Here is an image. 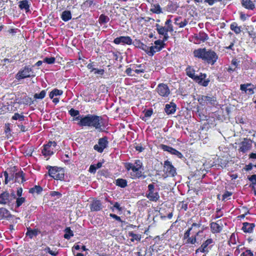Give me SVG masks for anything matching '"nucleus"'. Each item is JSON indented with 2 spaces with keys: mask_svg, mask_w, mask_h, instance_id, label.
<instances>
[{
  "mask_svg": "<svg viewBox=\"0 0 256 256\" xmlns=\"http://www.w3.org/2000/svg\"><path fill=\"white\" fill-rule=\"evenodd\" d=\"M124 167L127 171L128 176L132 180L146 178V176L142 172L144 170L142 162L140 160H135L134 163L125 162Z\"/></svg>",
  "mask_w": 256,
  "mask_h": 256,
  "instance_id": "nucleus-1",
  "label": "nucleus"
},
{
  "mask_svg": "<svg viewBox=\"0 0 256 256\" xmlns=\"http://www.w3.org/2000/svg\"><path fill=\"white\" fill-rule=\"evenodd\" d=\"M80 120V117L76 118V120ZM102 118L100 116L94 114H88L81 118L78 124L81 126H91L100 132L102 130L100 121Z\"/></svg>",
  "mask_w": 256,
  "mask_h": 256,
  "instance_id": "nucleus-2",
  "label": "nucleus"
},
{
  "mask_svg": "<svg viewBox=\"0 0 256 256\" xmlns=\"http://www.w3.org/2000/svg\"><path fill=\"white\" fill-rule=\"evenodd\" d=\"M194 56L214 65L218 58V56L213 50H206V48H200L194 51Z\"/></svg>",
  "mask_w": 256,
  "mask_h": 256,
  "instance_id": "nucleus-3",
  "label": "nucleus"
},
{
  "mask_svg": "<svg viewBox=\"0 0 256 256\" xmlns=\"http://www.w3.org/2000/svg\"><path fill=\"white\" fill-rule=\"evenodd\" d=\"M186 75L192 78L196 82L203 86H207L210 82L208 78L206 79L207 75L206 74L200 73L199 76L195 74V70L190 66H188L186 69Z\"/></svg>",
  "mask_w": 256,
  "mask_h": 256,
  "instance_id": "nucleus-4",
  "label": "nucleus"
},
{
  "mask_svg": "<svg viewBox=\"0 0 256 256\" xmlns=\"http://www.w3.org/2000/svg\"><path fill=\"white\" fill-rule=\"evenodd\" d=\"M34 76L32 68L30 66H26L18 72L16 75V78L19 81L21 80L34 77Z\"/></svg>",
  "mask_w": 256,
  "mask_h": 256,
  "instance_id": "nucleus-5",
  "label": "nucleus"
},
{
  "mask_svg": "<svg viewBox=\"0 0 256 256\" xmlns=\"http://www.w3.org/2000/svg\"><path fill=\"white\" fill-rule=\"evenodd\" d=\"M49 175L55 180H62L64 178V170L60 168L48 166Z\"/></svg>",
  "mask_w": 256,
  "mask_h": 256,
  "instance_id": "nucleus-6",
  "label": "nucleus"
},
{
  "mask_svg": "<svg viewBox=\"0 0 256 256\" xmlns=\"http://www.w3.org/2000/svg\"><path fill=\"white\" fill-rule=\"evenodd\" d=\"M154 187V184H149L146 196L150 201L156 202L159 200L160 196L158 192H155Z\"/></svg>",
  "mask_w": 256,
  "mask_h": 256,
  "instance_id": "nucleus-7",
  "label": "nucleus"
},
{
  "mask_svg": "<svg viewBox=\"0 0 256 256\" xmlns=\"http://www.w3.org/2000/svg\"><path fill=\"white\" fill-rule=\"evenodd\" d=\"M56 146V143L55 142H49L47 144L43 146L42 150V153L44 156H50L54 154V148Z\"/></svg>",
  "mask_w": 256,
  "mask_h": 256,
  "instance_id": "nucleus-8",
  "label": "nucleus"
},
{
  "mask_svg": "<svg viewBox=\"0 0 256 256\" xmlns=\"http://www.w3.org/2000/svg\"><path fill=\"white\" fill-rule=\"evenodd\" d=\"M164 172L167 176H174L176 175V169L168 160L164 162Z\"/></svg>",
  "mask_w": 256,
  "mask_h": 256,
  "instance_id": "nucleus-9",
  "label": "nucleus"
},
{
  "mask_svg": "<svg viewBox=\"0 0 256 256\" xmlns=\"http://www.w3.org/2000/svg\"><path fill=\"white\" fill-rule=\"evenodd\" d=\"M156 90L158 94L162 97H168L170 93L168 85L164 83L159 84Z\"/></svg>",
  "mask_w": 256,
  "mask_h": 256,
  "instance_id": "nucleus-10",
  "label": "nucleus"
},
{
  "mask_svg": "<svg viewBox=\"0 0 256 256\" xmlns=\"http://www.w3.org/2000/svg\"><path fill=\"white\" fill-rule=\"evenodd\" d=\"M108 138L104 136L100 138L98 141V144H95L94 146V149L98 152L102 153L103 152L104 148H106L108 145Z\"/></svg>",
  "mask_w": 256,
  "mask_h": 256,
  "instance_id": "nucleus-11",
  "label": "nucleus"
},
{
  "mask_svg": "<svg viewBox=\"0 0 256 256\" xmlns=\"http://www.w3.org/2000/svg\"><path fill=\"white\" fill-rule=\"evenodd\" d=\"M214 243V240L212 238H208L204 242L200 247H199L196 250V253L201 252L203 253H208L209 250L212 248V246H210V244Z\"/></svg>",
  "mask_w": 256,
  "mask_h": 256,
  "instance_id": "nucleus-12",
  "label": "nucleus"
},
{
  "mask_svg": "<svg viewBox=\"0 0 256 256\" xmlns=\"http://www.w3.org/2000/svg\"><path fill=\"white\" fill-rule=\"evenodd\" d=\"M12 204V196L10 194L6 191L0 194V204L10 206Z\"/></svg>",
  "mask_w": 256,
  "mask_h": 256,
  "instance_id": "nucleus-13",
  "label": "nucleus"
},
{
  "mask_svg": "<svg viewBox=\"0 0 256 256\" xmlns=\"http://www.w3.org/2000/svg\"><path fill=\"white\" fill-rule=\"evenodd\" d=\"M132 39L128 36H120L114 39V42L116 44H132Z\"/></svg>",
  "mask_w": 256,
  "mask_h": 256,
  "instance_id": "nucleus-14",
  "label": "nucleus"
},
{
  "mask_svg": "<svg viewBox=\"0 0 256 256\" xmlns=\"http://www.w3.org/2000/svg\"><path fill=\"white\" fill-rule=\"evenodd\" d=\"M160 148L163 150L168 152L172 154L175 155L178 158H182L183 157V155L181 152L170 146L162 144L160 145Z\"/></svg>",
  "mask_w": 256,
  "mask_h": 256,
  "instance_id": "nucleus-15",
  "label": "nucleus"
},
{
  "mask_svg": "<svg viewBox=\"0 0 256 256\" xmlns=\"http://www.w3.org/2000/svg\"><path fill=\"white\" fill-rule=\"evenodd\" d=\"M252 141L250 139L244 138V140L240 144V150L242 152H246L248 150H250Z\"/></svg>",
  "mask_w": 256,
  "mask_h": 256,
  "instance_id": "nucleus-16",
  "label": "nucleus"
},
{
  "mask_svg": "<svg viewBox=\"0 0 256 256\" xmlns=\"http://www.w3.org/2000/svg\"><path fill=\"white\" fill-rule=\"evenodd\" d=\"M92 212L99 211L102 208V203L100 200H94L90 205Z\"/></svg>",
  "mask_w": 256,
  "mask_h": 256,
  "instance_id": "nucleus-17",
  "label": "nucleus"
},
{
  "mask_svg": "<svg viewBox=\"0 0 256 256\" xmlns=\"http://www.w3.org/2000/svg\"><path fill=\"white\" fill-rule=\"evenodd\" d=\"M176 104L173 102H170L169 104H166L164 111L167 114H173L176 112Z\"/></svg>",
  "mask_w": 256,
  "mask_h": 256,
  "instance_id": "nucleus-18",
  "label": "nucleus"
},
{
  "mask_svg": "<svg viewBox=\"0 0 256 256\" xmlns=\"http://www.w3.org/2000/svg\"><path fill=\"white\" fill-rule=\"evenodd\" d=\"M211 232L213 234L220 233L222 230V225L218 222H212L210 224Z\"/></svg>",
  "mask_w": 256,
  "mask_h": 256,
  "instance_id": "nucleus-19",
  "label": "nucleus"
},
{
  "mask_svg": "<svg viewBox=\"0 0 256 256\" xmlns=\"http://www.w3.org/2000/svg\"><path fill=\"white\" fill-rule=\"evenodd\" d=\"M242 230L246 233H251L252 232L255 224L254 223H248L247 222L243 223Z\"/></svg>",
  "mask_w": 256,
  "mask_h": 256,
  "instance_id": "nucleus-20",
  "label": "nucleus"
},
{
  "mask_svg": "<svg viewBox=\"0 0 256 256\" xmlns=\"http://www.w3.org/2000/svg\"><path fill=\"white\" fill-rule=\"evenodd\" d=\"M18 6L20 10H24L26 12H28L30 10V4L27 0L20 1L18 2Z\"/></svg>",
  "mask_w": 256,
  "mask_h": 256,
  "instance_id": "nucleus-21",
  "label": "nucleus"
},
{
  "mask_svg": "<svg viewBox=\"0 0 256 256\" xmlns=\"http://www.w3.org/2000/svg\"><path fill=\"white\" fill-rule=\"evenodd\" d=\"M12 217L10 212L6 208H0V220L2 219H8Z\"/></svg>",
  "mask_w": 256,
  "mask_h": 256,
  "instance_id": "nucleus-22",
  "label": "nucleus"
},
{
  "mask_svg": "<svg viewBox=\"0 0 256 256\" xmlns=\"http://www.w3.org/2000/svg\"><path fill=\"white\" fill-rule=\"evenodd\" d=\"M242 4L248 10H253L255 8L254 4L250 0H242Z\"/></svg>",
  "mask_w": 256,
  "mask_h": 256,
  "instance_id": "nucleus-23",
  "label": "nucleus"
},
{
  "mask_svg": "<svg viewBox=\"0 0 256 256\" xmlns=\"http://www.w3.org/2000/svg\"><path fill=\"white\" fill-rule=\"evenodd\" d=\"M195 39L200 42H204L208 40V35L204 32H200L198 34L195 35Z\"/></svg>",
  "mask_w": 256,
  "mask_h": 256,
  "instance_id": "nucleus-24",
  "label": "nucleus"
},
{
  "mask_svg": "<svg viewBox=\"0 0 256 256\" xmlns=\"http://www.w3.org/2000/svg\"><path fill=\"white\" fill-rule=\"evenodd\" d=\"M181 16H178L174 19V24H175L178 26L180 28H184L187 25L188 23V21L187 20L184 19L183 21H180V20L182 19Z\"/></svg>",
  "mask_w": 256,
  "mask_h": 256,
  "instance_id": "nucleus-25",
  "label": "nucleus"
},
{
  "mask_svg": "<svg viewBox=\"0 0 256 256\" xmlns=\"http://www.w3.org/2000/svg\"><path fill=\"white\" fill-rule=\"evenodd\" d=\"M163 46H154L149 47V51L148 54L150 56H152L156 52H160Z\"/></svg>",
  "mask_w": 256,
  "mask_h": 256,
  "instance_id": "nucleus-26",
  "label": "nucleus"
},
{
  "mask_svg": "<svg viewBox=\"0 0 256 256\" xmlns=\"http://www.w3.org/2000/svg\"><path fill=\"white\" fill-rule=\"evenodd\" d=\"M42 188L40 186H35L34 187L29 190V192L34 195L40 194L42 191Z\"/></svg>",
  "mask_w": 256,
  "mask_h": 256,
  "instance_id": "nucleus-27",
  "label": "nucleus"
},
{
  "mask_svg": "<svg viewBox=\"0 0 256 256\" xmlns=\"http://www.w3.org/2000/svg\"><path fill=\"white\" fill-rule=\"evenodd\" d=\"M206 105L215 106L216 104V98L214 96H206Z\"/></svg>",
  "mask_w": 256,
  "mask_h": 256,
  "instance_id": "nucleus-28",
  "label": "nucleus"
},
{
  "mask_svg": "<svg viewBox=\"0 0 256 256\" xmlns=\"http://www.w3.org/2000/svg\"><path fill=\"white\" fill-rule=\"evenodd\" d=\"M115 184L119 187L124 188L128 186V182L125 179L119 178L116 180Z\"/></svg>",
  "mask_w": 256,
  "mask_h": 256,
  "instance_id": "nucleus-29",
  "label": "nucleus"
},
{
  "mask_svg": "<svg viewBox=\"0 0 256 256\" xmlns=\"http://www.w3.org/2000/svg\"><path fill=\"white\" fill-rule=\"evenodd\" d=\"M62 19L64 22H68L72 18V14L69 10L64 11L61 15Z\"/></svg>",
  "mask_w": 256,
  "mask_h": 256,
  "instance_id": "nucleus-30",
  "label": "nucleus"
},
{
  "mask_svg": "<svg viewBox=\"0 0 256 256\" xmlns=\"http://www.w3.org/2000/svg\"><path fill=\"white\" fill-rule=\"evenodd\" d=\"M40 233V231L37 229L32 230L30 228H28L26 235L28 236L30 238H32L34 236H36L38 234Z\"/></svg>",
  "mask_w": 256,
  "mask_h": 256,
  "instance_id": "nucleus-31",
  "label": "nucleus"
},
{
  "mask_svg": "<svg viewBox=\"0 0 256 256\" xmlns=\"http://www.w3.org/2000/svg\"><path fill=\"white\" fill-rule=\"evenodd\" d=\"M24 173L22 171L19 172L16 174V178L18 182L22 183L26 180L24 177Z\"/></svg>",
  "mask_w": 256,
  "mask_h": 256,
  "instance_id": "nucleus-32",
  "label": "nucleus"
},
{
  "mask_svg": "<svg viewBox=\"0 0 256 256\" xmlns=\"http://www.w3.org/2000/svg\"><path fill=\"white\" fill-rule=\"evenodd\" d=\"M128 236L132 237L130 240L132 242L135 240L139 242L141 240V235L139 234H135L132 232H128Z\"/></svg>",
  "mask_w": 256,
  "mask_h": 256,
  "instance_id": "nucleus-33",
  "label": "nucleus"
},
{
  "mask_svg": "<svg viewBox=\"0 0 256 256\" xmlns=\"http://www.w3.org/2000/svg\"><path fill=\"white\" fill-rule=\"evenodd\" d=\"M64 232L65 234L64 236L66 239L69 240L74 236L73 232L70 227L66 228L64 230Z\"/></svg>",
  "mask_w": 256,
  "mask_h": 256,
  "instance_id": "nucleus-34",
  "label": "nucleus"
},
{
  "mask_svg": "<svg viewBox=\"0 0 256 256\" xmlns=\"http://www.w3.org/2000/svg\"><path fill=\"white\" fill-rule=\"evenodd\" d=\"M230 28L236 34H238L241 32L240 28L238 26L236 22H232L230 26Z\"/></svg>",
  "mask_w": 256,
  "mask_h": 256,
  "instance_id": "nucleus-35",
  "label": "nucleus"
},
{
  "mask_svg": "<svg viewBox=\"0 0 256 256\" xmlns=\"http://www.w3.org/2000/svg\"><path fill=\"white\" fill-rule=\"evenodd\" d=\"M142 64L136 65L133 66V70L136 74L143 73L145 70Z\"/></svg>",
  "mask_w": 256,
  "mask_h": 256,
  "instance_id": "nucleus-36",
  "label": "nucleus"
},
{
  "mask_svg": "<svg viewBox=\"0 0 256 256\" xmlns=\"http://www.w3.org/2000/svg\"><path fill=\"white\" fill-rule=\"evenodd\" d=\"M206 96L202 95L198 97V100L201 106H204L206 105Z\"/></svg>",
  "mask_w": 256,
  "mask_h": 256,
  "instance_id": "nucleus-37",
  "label": "nucleus"
},
{
  "mask_svg": "<svg viewBox=\"0 0 256 256\" xmlns=\"http://www.w3.org/2000/svg\"><path fill=\"white\" fill-rule=\"evenodd\" d=\"M46 94V90H42L40 92V94H34V98L35 99L42 100L45 97Z\"/></svg>",
  "mask_w": 256,
  "mask_h": 256,
  "instance_id": "nucleus-38",
  "label": "nucleus"
},
{
  "mask_svg": "<svg viewBox=\"0 0 256 256\" xmlns=\"http://www.w3.org/2000/svg\"><path fill=\"white\" fill-rule=\"evenodd\" d=\"M250 86H253V85L250 83H247V84H240V90L244 92V93L246 94L248 92L247 90L248 88V87Z\"/></svg>",
  "mask_w": 256,
  "mask_h": 256,
  "instance_id": "nucleus-39",
  "label": "nucleus"
},
{
  "mask_svg": "<svg viewBox=\"0 0 256 256\" xmlns=\"http://www.w3.org/2000/svg\"><path fill=\"white\" fill-rule=\"evenodd\" d=\"M108 17L104 14H101L98 19L99 23L100 24H106L108 22Z\"/></svg>",
  "mask_w": 256,
  "mask_h": 256,
  "instance_id": "nucleus-40",
  "label": "nucleus"
},
{
  "mask_svg": "<svg viewBox=\"0 0 256 256\" xmlns=\"http://www.w3.org/2000/svg\"><path fill=\"white\" fill-rule=\"evenodd\" d=\"M151 11L154 14H160L162 13V10L160 5L157 4L154 6V7L151 9Z\"/></svg>",
  "mask_w": 256,
  "mask_h": 256,
  "instance_id": "nucleus-41",
  "label": "nucleus"
},
{
  "mask_svg": "<svg viewBox=\"0 0 256 256\" xmlns=\"http://www.w3.org/2000/svg\"><path fill=\"white\" fill-rule=\"evenodd\" d=\"M236 236L234 234H232L230 236V240H228V244L230 246H232V245L236 244Z\"/></svg>",
  "mask_w": 256,
  "mask_h": 256,
  "instance_id": "nucleus-42",
  "label": "nucleus"
},
{
  "mask_svg": "<svg viewBox=\"0 0 256 256\" xmlns=\"http://www.w3.org/2000/svg\"><path fill=\"white\" fill-rule=\"evenodd\" d=\"M138 47L144 50L147 54L149 51V47L146 44H143L142 42H138Z\"/></svg>",
  "mask_w": 256,
  "mask_h": 256,
  "instance_id": "nucleus-43",
  "label": "nucleus"
},
{
  "mask_svg": "<svg viewBox=\"0 0 256 256\" xmlns=\"http://www.w3.org/2000/svg\"><path fill=\"white\" fill-rule=\"evenodd\" d=\"M21 102L25 104L31 105L34 103V100L30 98L25 96Z\"/></svg>",
  "mask_w": 256,
  "mask_h": 256,
  "instance_id": "nucleus-44",
  "label": "nucleus"
},
{
  "mask_svg": "<svg viewBox=\"0 0 256 256\" xmlns=\"http://www.w3.org/2000/svg\"><path fill=\"white\" fill-rule=\"evenodd\" d=\"M178 8L176 4H170L167 6L168 10L172 12L176 11Z\"/></svg>",
  "mask_w": 256,
  "mask_h": 256,
  "instance_id": "nucleus-45",
  "label": "nucleus"
},
{
  "mask_svg": "<svg viewBox=\"0 0 256 256\" xmlns=\"http://www.w3.org/2000/svg\"><path fill=\"white\" fill-rule=\"evenodd\" d=\"M55 61L56 58L54 57H46L43 60L44 62L48 64H53L54 63Z\"/></svg>",
  "mask_w": 256,
  "mask_h": 256,
  "instance_id": "nucleus-46",
  "label": "nucleus"
},
{
  "mask_svg": "<svg viewBox=\"0 0 256 256\" xmlns=\"http://www.w3.org/2000/svg\"><path fill=\"white\" fill-rule=\"evenodd\" d=\"M25 201H26V199L24 198L21 197V198H16V208L20 207V206H22V204L23 203H24L25 202Z\"/></svg>",
  "mask_w": 256,
  "mask_h": 256,
  "instance_id": "nucleus-47",
  "label": "nucleus"
},
{
  "mask_svg": "<svg viewBox=\"0 0 256 256\" xmlns=\"http://www.w3.org/2000/svg\"><path fill=\"white\" fill-rule=\"evenodd\" d=\"M24 116L22 114H20L18 113H15L12 117V119L14 120H18L20 121L24 120Z\"/></svg>",
  "mask_w": 256,
  "mask_h": 256,
  "instance_id": "nucleus-48",
  "label": "nucleus"
},
{
  "mask_svg": "<svg viewBox=\"0 0 256 256\" xmlns=\"http://www.w3.org/2000/svg\"><path fill=\"white\" fill-rule=\"evenodd\" d=\"M156 30L158 33L161 35H164V34H166V33L167 32L166 28L164 26L160 27L159 28H156Z\"/></svg>",
  "mask_w": 256,
  "mask_h": 256,
  "instance_id": "nucleus-49",
  "label": "nucleus"
},
{
  "mask_svg": "<svg viewBox=\"0 0 256 256\" xmlns=\"http://www.w3.org/2000/svg\"><path fill=\"white\" fill-rule=\"evenodd\" d=\"M231 66H234V68H236V69L240 68V61H238L236 58L232 59L231 62Z\"/></svg>",
  "mask_w": 256,
  "mask_h": 256,
  "instance_id": "nucleus-50",
  "label": "nucleus"
},
{
  "mask_svg": "<svg viewBox=\"0 0 256 256\" xmlns=\"http://www.w3.org/2000/svg\"><path fill=\"white\" fill-rule=\"evenodd\" d=\"M50 196L52 197H56V198H60L62 196V194L58 192L52 191L50 193Z\"/></svg>",
  "mask_w": 256,
  "mask_h": 256,
  "instance_id": "nucleus-51",
  "label": "nucleus"
},
{
  "mask_svg": "<svg viewBox=\"0 0 256 256\" xmlns=\"http://www.w3.org/2000/svg\"><path fill=\"white\" fill-rule=\"evenodd\" d=\"M114 208L117 209L119 211H122V208L120 206V204L118 202H116L114 204V206L110 208V209L114 211Z\"/></svg>",
  "mask_w": 256,
  "mask_h": 256,
  "instance_id": "nucleus-52",
  "label": "nucleus"
},
{
  "mask_svg": "<svg viewBox=\"0 0 256 256\" xmlns=\"http://www.w3.org/2000/svg\"><path fill=\"white\" fill-rule=\"evenodd\" d=\"M69 114L72 116H76L80 114L79 111L78 110H75L74 108H71L69 110Z\"/></svg>",
  "mask_w": 256,
  "mask_h": 256,
  "instance_id": "nucleus-53",
  "label": "nucleus"
},
{
  "mask_svg": "<svg viewBox=\"0 0 256 256\" xmlns=\"http://www.w3.org/2000/svg\"><path fill=\"white\" fill-rule=\"evenodd\" d=\"M196 242V236L188 238L186 244H194Z\"/></svg>",
  "mask_w": 256,
  "mask_h": 256,
  "instance_id": "nucleus-54",
  "label": "nucleus"
},
{
  "mask_svg": "<svg viewBox=\"0 0 256 256\" xmlns=\"http://www.w3.org/2000/svg\"><path fill=\"white\" fill-rule=\"evenodd\" d=\"M240 256H254V254L251 250H247L242 253Z\"/></svg>",
  "mask_w": 256,
  "mask_h": 256,
  "instance_id": "nucleus-55",
  "label": "nucleus"
},
{
  "mask_svg": "<svg viewBox=\"0 0 256 256\" xmlns=\"http://www.w3.org/2000/svg\"><path fill=\"white\" fill-rule=\"evenodd\" d=\"M94 72V73L95 74H98L99 75H102V74H104V70H103V69L98 70L96 68H92V70H91V72Z\"/></svg>",
  "mask_w": 256,
  "mask_h": 256,
  "instance_id": "nucleus-56",
  "label": "nucleus"
},
{
  "mask_svg": "<svg viewBox=\"0 0 256 256\" xmlns=\"http://www.w3.org/2000/svg\"><path fill=\"white\" fill-rule=\"evenodd\" d=\"M110 217L115 219L117 221H118V222H121L122 223H123V222L124 223L125 222L124 221H122L121 220V218H120V216H118L117 215H116L115 214H110Z\"/></svg>",
  "mask_w": 256,
  "mask_h": 256,
  "instance_id": "nucleus-57",
  "label": "nucleus"
},
{
  "mask_svg": "<svg viewBox=\"0 0 256 256\" xmlns=\"http://www.w3.org/2000/svg\"><path fill=\"white\" fill-rule=\"evenodd\" d=\"M214 162L210 163V162H206L203 164V166L204 168H210L214 166Z\"/></svg>",
  "mask_w": 256,
  "mask_h": 256,
  "instance_id": "nucleus-58",
  "label": "nucleus"
},
{
  "mask_svg": "<svg viewBox=\"0 0 256 256\" xmlns=\"http://www.w3.org/2000/svg\"><path fill=\"white\" fill-rule=\"evenodd\" d=\"M248 179L250 181L252 184H256V174H253L248 178Z\"/></svg>",
  "mask_w": 256,
  "mask_h": 256,
  "instance_id": "nucleus-59",
  "label": "nucleus"
},
{
  "mask_svg": "<svg viewBox=\"0 0 256 256\" xmlns=\"http://www.w3.org/2000/svg\"><path fill=\"white\" fill-rule=\"evenodd\" d=\"M54 96H60L62 94V91L58 89L55 88L52 90Z\"/></svg>",
  "mask_w": 256,
  "mask_h": 256,
  "instance_id": "nucleus-60",
  "label": "nucleus"
},
{
  "mask_svg": "<svg viewBox=\"0 0 256 256\" xmlns=\"http://www.w3.org/2000/svg\"><path fill=\"white\" fill-rule=\"evenodd\" d=\"M96 168L95 167L94 164H92L90 166V167L89 168V172L92 174H95L96 170Z\"/></svg>",
  "mask_w": 256,
  "mask_h": 256,
  "instance_id": "nucleus-61",
  "label": "nucleus"
},
{
  "mask_svg": "<svg viewBox=\"0 0 256 256\" xmlns=\"http://www.w3.org/2000/svg\"><path fill=\"white\" fill-rule=\"evenodd\" d=\"M232 194V192L226 191L223 195L224 199H229V197Z\"/></svg>",
  "mask_w": 256,
  "mask_h": 256,
  "instance_id": "nucleus-62",
  "label": "nucleus"
},
{
  "mask_svg": "<svg viewBox=\"0 0 256 256\" xmlns=\"http://www.w3.org/2000/svg\"><path fill=\"white\" fill-rule=\"evenodd\" d=\"M152 114V109H149V110H148L145 114H144V116L146 117H150Z\"/></svg>",
  "mask_w": 256,
  "mask_h": 256,
  "instance_id": "nucleus-63",
  "label": "nucleus"
},
{
  "mask_svg": "<svg viewBox=\"0 0 256 256\" xmlns=\"http://www.w3.org/2000/svg\"><path fill=\"white\" fill-rule=\"evenodd\" d=\"M132 70H133V68H127L126 70V72L128 76H132L133 75L132 74Z\"/></svg>",
  "mask_w": 256,
  "mask_h": 256,
  "instance_id": "nucleus-64",
  "label": "nucleus"
}]
</instances>
